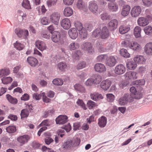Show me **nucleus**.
<instances>
[{"label": "nucleus", "instance_id": "35", "mask_svg": "<svg viewBox=\"0 0 152 152\" xmlns=\"http://www.w3.org/2000/svg\"><path fill=\"white\" fill-rule=\"evenodd\" d=\"M10 73V71L8 68L0 70V77L5 75H8Z\"/></svg>", "mask_w": 152, "mask_h": 152}, {"label": "nucleus", "instance_id": "47", "mask_svg": "<svg viewBox=\"0 0 152 152\" xmlns=\"http://www.w3.org/2000/svg\"><path fill=\"white\" fill-rule=\"evenodd\" d=\"M22 5L23 7L26 9H29L31 8L29 2L28 0H23Z\"/></svg>", "mask_w": 152, "mask_h": 152}, {"label": "nucleus", "instance_id": "30", "mask_svg": "<svg viewBox=\"0 0 152 152\" xmlns=\"http://www.w3.org/2000/svg\"><path fill=\"white\" fill-rule=\"evenodd\" d=\"M127 68L130 70H134L137 66V64L134 61H130L127 62L126 64Z\"/></svg>", "mask_w": 152, "mask_h": 152}, {"label": "nucleus", "instance_id": "6", "mask_svg": "<svg viewBox=\"0 0 152 152\" xmlns=\"http://www.w3.org/2000/svg\"><path fill=\"white\" fill-rule=\"evenodd\" d=\"M137 73L133 71L126 72L124 76L125 78L127 80L132 81L137 79Z\"/></svg>", "mask_w": 152, "mask_h": 152}, {"label": "nucleus", "instance_id": "46", "mask_svg": "<svg viewBox=\"0 0 152 152\" xmlns=\"http://www.w3.org/2000/svg\"><path fill=\"white\" fill-rule=\"evenodd\" d=\"M40 97H42L43 101L45 102H49L51 101V99H50L48 98L46 96H45V93L44 92H43L40 94H39V99Z\"/></svg>", "mask_w": 152, "mask_h": 152}, {"label": "nucleus", "instance_id": "50", "mask_svg": "<svg viewBox=\"0 0 152 152\" xmlns=\"http://www.w3.org/2000/svg\"><path fill=\"white\" fill-rule=\"evenodd\" d=\"M15 47L19 50H22L24 47V45L17 41L14 44Z\"/></svg>", "mask_w": 152, "mask_h": 152}, {"label": "nucleus", "instance_id": "18", "mask_svg": "<svg viewBox=\"0 0 152 152\" xmlns=\"http://www.w3.org/2000/svg\"><path fill=\"white\" fill-rule=\"evenodd\" d=\"M61 26L64 28H69L71 26L70 20L67 18H64L61 22Z\"/></svg>", "mask_w": 152, "mask_h": 152}, {"label": "nucleus", "instance_id": "1", "mask_svg": "<svg viewBox=\"0 0 152 152\" xmlns=\"http://www.w3.org/2000/svg\"><path fill=\"white\" fill-rule=\"evenodd\" d=\"M48 30L52 34V39L53 42L56 43L58 42L61 44H64L66 39L65 34L61 35L60 32L54 31L53 29Z\"/></svg>", "mask_w": 152, "mask_h": 152}, {"label": "nucleus", "instance_id": "8", "mask_svg": "<svg viewBox=\"0 0 152 152\" xmlns=\"http://www.w3.org/2000/svg\"><path fill=\"white\" fill-rule=\"evenodd\" d=\"M126 71L125 67L122 64H118L115 67V72L118 75H121L124 74Z\"/></svg>", "mask_w": 152, "mask_h": 152}, {"label": "nucleus", "instance_id": "42", "mask_svg": "<svg viewBox=\"0 0 152 152\" xmlns=\"http://www.w3.org/2000/svg\"><path fill=\"white\" fill-rule=\"evenodd\" d=\"M82 55V53L80 50L75 51L72 54V57L76 59H79L80 57Z\"/></svg>", "mask_w": 152, "mask_h": 152}, {"label": "nucleus", "instance_id": "26", "mask_svg": "<svg viewBox=\"0 0 152 152\" xmlns=\"http://www.w3.org/2000/svg\"><path fill=\"white\" fill-rule=\"evenodd\" d=\"M75 89L81 93L86 92V89L84 87L79 84H76L74 86Z\"/></svg>", "mask_w": 152, "mask_h": 152}, {"label": "nucleus", "instance_id": "21", "mask_svg": "<svg viewBox=\"0 0 152 152\" xmlns=\"http://www.w3.org/2000/svg\"><path fill=\"white\" fill-rule=\"evenodd\" d=\"M108 8L109 10L111 12H116L118 9V6L116 3L111 2L108 3Z\"/></svg>", "mask_w": 152, "mask_h": 152}, {"label": "nucleus", "instance_id": "15", "mask_svg": "<svg viewBox=\"0 0 152 152\" xmlns=\"http://www.w3.org/2000/svg\"><path fill=\"white\" fill-rule=\"evenodd\" d=\"M134 61L138 64H145L146 59L142 55H137L134 58Z\"/></svg>", "mask_w": 152, "mask_h": 152}, {"label": "nucleus", "instance_id": "37", "mask_svg": "<svg viewBox=\"0 0 152 152\" xmlns=\"http://www.w3.org/2000/svg\"><path fill=\"white\" fill-rule=\"evenodd\" d=\"M120 54L122 56L126 58L130 57V54L128 52L127 50L125 49H122L120 50Z\"/></svg>", "mask_w": 152, "mask_h": 152}, {"label": "nucleus", "instance_id": "55", "mask_svg": "<svg viewBox=\"0 0 152 152\" xmlns=\"http://www.w3.org/2000/svg\"><path fill=\"white\" fill-rule=\"evenodd\" d=\"M94 83L92 77L88 78L85 83V85L87 86H91Z\"/></svg>", "mask_w": 152, "mask_h": 152}, {"label": "nucleus", "instance_id": "60", "mask_svg": "<svg viewBox=\"0 0 152 152\" xmlns=\"http://www.w3.org/2000/svg\"><path fill=\"white\" fill-rule=\"evenodd\" d=\"M145 82L144 80H137L134 81L133 83L136 85H143L145 84Z\"/></svg>", "mask_w": 152, "mask_h": 152}, {"label": "nucleus", "instance_id": "36", "mask_svg": "<svg viewBox=\"0 0 152 152\" xmlns=\"http://www.w3.org/2000/svg\"><path fill=\"white\" fill-rule=\"evenodd\" d=\"M79 32L81 38L83 39L87 38V32L86 29H79Z\"/></svg>", "mask_w": 152, "mask_h": 152}, {"label": "nucleus", "instance_id": "9", "mask_svg": "<svg viewBox=\"0 0 152 152\" xmlns=\"http://www.w3.org/2000/svg\"><path fill=\"white\" fill-rule=\"evenodd\" d=\"M60 17V13L58 12H55L50 16V19L51 21L54 24L58 25L59 23Z\"/></svg>", "mask_w": 152, "mask_h": 152}, {"label": "nucleus", "instance_id": "27", "mask_svg": "<svg viewBox=\"0 0 152 152\" xmlns=\"http://www.w3.org/2000/svg\"><path fill=\"white\" fill-rule=\"evenodd\" d=\"M68 34L70 37L72 39H75L78 35L76 29H70L68 31Z\"/></svg>", "mask_w": 152, "mask_h": 152}, {"label": "nucleus", "instance_id": "20", "mask_svg": "<svg viewBox=\"0 0 152 152\" xmlns=\"http://www.w3.org/2000/svg\"><path fill=\"white\" fill-rule=\"evenodd\" d=\"M137 23L140 26H144L147 25L149 23L148 20L145 18L140 17L137 20Z\"/></svg>", "mask_w": 152, "mask_h": 152}, {"label": "nucleus", "instance_id": "34", "mask_svg": "<svg viewBox=\"0 0 152 152\" xmlns=\"http://www.w3.org/2000/svg\"><path fill=\"white\" fill-rule=\"evenodd\" d=\"M101 38L102 39L107 38L109 35L108 29H101Z\"/></svg>", "mask_w": 152, "mask_h": 152}, {"label": "nucleus", "instance_id": "23", "mask_svg": "<svg viewBox=\"0 0 152 152\" xmlns=\"http://www.w3.org/2000/svg\"><path fill=\"white\" fill-rule=\"evenodd\" d=\"M29 139V137L28 135H25L18 138L17 140L23 145L27 142Z\"/></svg>", "mask_w": 152, "mask_h": 152}, {"label": "nucleus", "instance_id": "19", "mask_svg": "<svg viewBox=\"0 0 152 152\" xmlns=\"http://www.w3.org/2000/svg\"><path fill=\"white\" fill-rule=\"evenodd\" d=\"M131 9L130 6L126 5H124L121 10V14L122 16L126 17L129 14Z\"/></svg>", "mask_w": 152, "mask_h": 152}, {"label": "nucleus", "instance_id": "7", "mask_svg": "<svg viewBox=\"0 0 152 152\" xmlns=\"http://www.w3.org/2000/svg\"><path fill=\"white\" fill-rule=\"evenodd\" d=\"M15 32L18 37L20 38L23 37L24 39H27V36L28 35V32L27 30H23L22 29H15Z\"/></svg>", "mask_w": 152, "mask_h": 152}, {"label": "nucleus", "instance_id": "41", "mask_svg": "<svg viewBox=\"0 0 152 152\" xmlns=\"http://www.w3.org/2000/svg\"><path fill=\"white\" fill-rule=\"evenodd\" d=\"M7 132L9 133L15 132L16 131V127L14 126H10L6 128Z\"/></svg>", "mask_w": 152, "mask_h": 152}, {"label": "nucleus", "instance_id": "38", "mask_svg": "<svg viewBox=\"0 0 152 152\" xmlns=\"http://www.w3.org/2000/svg\"><path fill=\"white\" fill-rule=\"evenodd\" d=\"M79 47V45L78 43L72 42L69 45V48L70 50H72L78 49Z\"/></svg>", "mask_w": 152, "mask_h": 152}, {"label": "nucleus", "instance_id": "45", "mask_svg": "<svg viewBox=\"0 0 152 152\" xmlns=\"http://www.w3.org/2000/svg\"><path fill=\"white\" fill-rule=\"evenodd\" d=\"M53 83L55 85L60 86L63 84V81L61 79L56 78L53 80Z\"/></svg>", "mask_w": 152, "mask_h": 152}, {"label": "nucleus", "instance_id": "57", "mask_svg": "<svg viewBox=\"0 0 152 152\" xmlns=\"http://www.w3.org/2000/svg\"><path fill=\"white\" fill-rule=\"evenodd\" d=\"M74 24L76 28H84L83 27L81 23L78 21H76L74 23Z\"/></svg>", "mask_w": 152, "mask_h": 152}, {"label": "nucleus", "instance_id": "3", "mask_svg": "<svg viewBox=\"0 0 152 152\" xmlns=\"http://www.w3.org/2000/svg\"><path fill=\"white\" fill-rule=\"evenodd\" d=\"M134 101V97L132 95L129 94H126L123 96L121 97L118 99V104L121 105H125L128 102H132Z\"/></svg>", "mask_w": 152, "mask_h": 152}, {"label": "nucleus", "instance_id": "31", "mask_svg": "<svg viewBox=\"0 0 152 152\" xmlns=\"http://www.w3.org/2000/svg\"><path fill=\"white\" fill-rule=\"evenodd\" d=\"M118 21L116 19H113L109 22L107 25L109 28H116L118 25Z\"/></svg>", "mask_w": 152, "mask_h": 152}, {"label": "nucleus", "instance_id": "2", "mask_svg": "<svg viewBox=\"0 0 152 152\" xmlns=\"http://www.w3.org/2000/svg\"><path fill=\"white\" fill-rule=\"evenodd\" d=\"M121 44L124 47L128 48L134 51H137L141 48V45L135 41L131 42L126 40L123 41Z\"/></svg>", "mask_w": 152, "mask_h": 152}, {"label": "nucleus", "instance_id": "62", "mask_svg": "<svg viewBox=\"0 0 152 152\" xmlns=\"http://www.w3.org/2000/svg\"><path fill=\"white\" fill-rule=\"evenodd\" d=\"M107 57L106 55H100L97 57V60L98 61H102Z\"/></svg>", "mask_w": 152, "mask_h": 152}, {"label": "nucleus", "instance_id": "24", "mask_svg": "<svg viewBox=\"0 0 152 152\" xmlns=\"http://www.w3.org/2000/svg\"><path fill=\"white\" fill-rule=\"evenodd\" d=\"M107 122L106 118L104 116H102L99 118L98 124L100 127H104L106 126Z\"/></svg>", "mask_w": 152, "mask_h": 152}, {"label": "nucleus", "instance_id": "5", "mask_svg": "<svg viewBox=\"0 0 152 152\" xmlns=\"http://www.w3.org/2000/svg\"><path fill=\"white\" fill-rule=\"evenodd\" d=\"M88 8L90 11L94 14L96 13L98 10V5L95 1H91L88 2Z\"/></svg>", "mask_w": 152, "mask_h": 152}, {"label": "nucleus", "instance_id": "40", "mask_svg": "<svg viewBox=\"0 0 152 152\" xmlns=\"http://www.w3.org/2000/svg\"><path fill=\"white\" fill-rule=\"evenodd\" d=\"M6 97L8 101L12 104H16L18 102V100L16 98H13L10 95L7 94Z\"/></svg>", "mask_w": 152, "mask_h": 152}, {"label": "nucleus", "instance_id": "25", "mask_svg": "<svg viewBox=\"0 0 152 152\" xmlns=\"http://www.w3.org/2000/svg\"><path fill=\"white\" fill-rule=\"evenodd\" d=\"M130 91L132 94H134V96L133 97H134V98L136 99H139L141 98L142 95H141L137 94V91L135 87H131L130 88Z\"/></svg>", "mask_w": 152, "mask_h": 152}, {"label": "nucleus", "instance_id": "4", "mask_svg": "<svg viewBox=\"0 0 152 152\" xmlns=\"http://www.w3.org/2000/svg\"><path fill=\"white\" fill-rule=\"evenodd\" d=\"M81 48L83 50L89 53H92L94 52L92 45L89 42H83L81 46Z\"/></svg>", "mask_w": 152, "mask_h": 152}, {"label": "nucleus", "instance_id": "32", "mask_svg": "<svg viewBox=\"0 0 152 152\" xmlns=\"http://www.w3.org/2000/svg\"><path fill=\"white\" fill-rule=\"evenodd\" d=\"M94 81V84H99L102 80V76L99 75H96L92 77Z\"/></svg>", "mask_w": 152, "mask_h": 152}, {"label": "nucleus", "instance_id": "17", "mask_svg": "<svg viewBox=\"0 0 152 152\" xmlns=\"http://www.w3.org/2000/svg\"><path fill=\"white\" fill-rule=\"evenodd\" d=\"M144 51L146 54L152 56V42H149L146 44L145 46Z\"/></svg>", "mask_w": 152, "mask_h": 152}, {"label": "nucleus", "instance_id": "52", "mask_svg": "<svg viewBox=\"0 0 152 152\" xmlns=\"http://www.w3.org/2000/svg\"><path fill=\"white\" fill-rule=\"evenodd\" d=\"M86 62L82 61L78 63L77 66L76 68L78 69H81L86 67Z\"/></svg>", "mask_w": 152, "mask_h": 152}, {"label": "nucleus", "instance_id": "22", "mask_svg": "<svg viewBox=\"0 0 152 152\" xmlns=\"http://www.w3.org/2000/svg\"><path fill=\"white\" fill-rule=\"evenodd\" d=\"M91 99L95 101H98L103 98V97L101 94L95 92L90 95Z\"/></svg>", "mask_w": 152, "mask_h": 152}, {"label": "nucleus", "instance_id": "61", "mask_svg": "<svg viewBox=\"0 0 152 152\" xmlns=\"http://www.w3.org/2000/svg\"><path fill=\"white\" fill-rule=\"evenodd\" d=\"M134 34L136 38H138L140 36V29H134Z\"/></svg>", "mask_w": 152, "mask_h": 152}, {"label": "nucleus", "instance_id": "44", "mask_svg": "<svg viewBox=\"0 0 152 152\" xmlns=\"http://www.w3.org/2000/svg\"><path fill=\"white\" fill-rule=\"evenodd\" d=\"M101 29H95L92 33V36L95 38L101 37Z\"/></svg>", "mask_w": 152, "mask_h": 152}, {"label": "nucleus", "instance_id": "58", "mask_svg": "<svg viewBox=\"0 0 152 152\" xmlns=\"http://www.w3.org/2000/svg\"><path fill=\"white\" fill-rule=\"evenodd\" d=\"M142 2L146 6L149 7L152 5V0H142Z\"/></svg>", "mask_w": 152, "mask_h": 152}, {"label": "nucleus", "instance_id": "51", "mask_svg": "<svg viewBox=\"0 0 152 152\" xmlns=\"http://www.w3.org/2000/svg\"><path fill=\"white\" fill-rule=\"evenodd\" d=\"M101 18L103 20H110V17L108 13H103L100 15Z\"/></svg>", "mask_w": 152, "mask_h": 152}, {"label": "nucleus", "instance_id": "14", "mask_svg": "<svg viewBox=\"0 0 152 152\" xmlns=\"http://www.w3.org/2000/svg\"><path fill=\"white\" fill-rule=\"evenodd\" d=\"M112 83L110 79L103 80L101 83V87L104 90H107L110 87Z\"/></svg>", "mask_w": 152, "mask_h": 152}, {"label": "nucleus", "instance_id": "39", "mask_svg": "<svg viewBox=\"0 0 152 152\" xmlns=\"http://www.w3.org/2000/svg\"><path fill=\"white\" fill-rule=\"evenodd\" d=\"M87 105L89 109H91L98 106L96 103L92 100H88L87 102Z\"/></svg>", "mask_w": 152, "mask_h": 152}, {"label": "nucleus", "instance_id": "33", "mask_svg": "<svg viewBox=\"0 0 152 152\" xmlns=\"http://www.w3.org/2000/svg\"><path fill=\"white\" fill-rule=\"evenodd\" d=\"M67 65L64 62H62L58 63L57 64V68L60 70L64 71L67 68Z\"/></svg>", "mask_w": 152, "mask_h": 152}, {"label": "nucleus", "instance_id": "49", "mask_svg": "<svg viewBox=\"0 0 152 152\" xmlns=\"http://www.w3.org/2000/svg\"><path fill=\"white\" fill-rule=\"evenodd\" d=\"M29 115V111L27 109L23 110L21 112L20 115L21 118H24L27 117Z\"/></svg>", "mask_w": 152, "mask_h": 152}, {"label": "nucleus", "instance_id": "63", "mask_svg": "<svg viewBox=\"0 0 152 152\" xmlns=\"http://www.w3.org/2000/svg\"><path fill=\"white\" fill-rule=\"evenodd\" d=\"M71 145L69 142H66L63 144L62 147L64 150H65L70 148Z\"/></svg>", "mask_w": 152, "mask_h": 152}, {"label": "nucleus", "instance_id": "12", "mask_svg": "<svg viewBox=\"0 0 152 152\" xmlns=\"http://www.w3.org/2000/svg\"><path fill=\"white\" fill-rule=\"evenodd\" d=\"M67 119L68 117L66 115H61L56 118V121L57 124H63L67 122Z\"/></svg>", "mask_w": 152, "mask_h": 152}, {"label": "nucleus", "instance_id": "54", "mask_svg": "<svg viewBox=\"0 0 152 152\" xmlns=\"http://www.w3.org/2000/svg\"><path fill=\"white\" fill-rule=\"evenodd\" d=\"M48 29H47L46 31L42 32V37L48 39L50 37V32Z\"/></svg>", "mask_w": 152, "mask_h": 152}, {"label": "nucleus", "instance_id": "10", "mask_svg": "<svg viewBox=\"0 0 152 152\" xmlns=\"http://www.w3.org/2000/svg\"><path fill=\"white\" fill-rule=\"evenodd\" d=\"M117 62L116 59L113 56H110L107 59L106 62V65L110 67H113L115 66Z\"/></svg>", "mask_w": 152, "mask_h": 152}, {"label": "nucleus", "instance_id": "29", "mask_svg": "<svg viewBox=\"0 0 152 152\" xmlns=\"http://www.w3.org/2000/svg\"><path fill=\"white\" fill-rule=\"evenodd\" d=\"M72 9L69 7H66L64 11V15L66 17H69L73 14Z\"/></svg>", "mask_w": 152, "mask_h": 152}, {"label": "nucleus", "instance_id": "48", "mask_svg": "<svg viewBox=\"0 0 152 152\" xmlns=\"http://www.w3.org/2000/svg\"><path fill=\"white\" fill-rule=\"evenodd\" d=\"M46 44L43 41H39V49L41 51H43L46 48Z\"/></svg>", "mask_w": 152, "mask_h": 152}, {"label": "nucleus", "instance_id": "28", "mask_svg": "<svg viewBox=\"0 0 152 152\" xmlns=\"http://www.w3.org/2000/svg\"><path fill=\"white\" fill-rule=\"evenodd\" d=\"M27 61L32 66H35L38 62L36 58L31 56L27 58Z\"/></svg>", "mask_w": 152, "mask_h": 152}, {"label": "nucleus", "instance_id": "59", "mask_svg": "<svg viewBox=\"0 0 152 152\" xmlns=\"http://www.w3.org/2000/svg\"><path fill=\"white\" fill-rule=\"evenodd\" d=\"M57 0H49L47 1V4L49 7L55 6L56 5Z\"/></svg>", "mask_w": 152, "mask_h": 152}, {"label": "nucleus", "instance_id": "64", "mask_svg": "<svg viewBox=\"0 0 152 152\" xmlns=\"http://www.w3.org/2000/svg\"><path fill=\"white\" fill-rule=\"evenodd\" d=\"M128 83V82L125 80H124L121 82L119 85V86L120 88H123L126 87Z\"/></svg>", "mask_w": 152, "mask_h": 152}, {"label": "nucleus", "instance_id": "53", "mask_svg": "<svg viewBox=\"0 0 152 152\" xmlns=\"http://www.w3.org/2000/svg\"><path fill=\"white\" fill-rule=\"evenodd\" d=\"M76 103L78 105L80 106L84 110H86L87 108L86 105L82 100L80 99H78Z\"/></svg>", "mask_w": 152, "mask_h": 152}, {"label": "nucleus", "instance_id": "16", "mask_svg": "<svg viewBox=\"0 0 152 152\" xmlns=\"http://www.w3.org/2000/svg\"><path fill=\"white\" fill-rule=\"evenodd\" d=\"M77 6L79 9L86 12L87 10V7L82 0H78L77 3Z\"/></svg>", "mask_w": 152, "mask_h": 152}, {"label": "nucleus", "instance_id": "56", "mask_svg": "<svg viewBox=\"0 0 152 152\" xmlns=\"http://www.w3.org/2000/svg\"><path fill=\"white\" fill-rule=\"evenodd\" d=\"M106 96L107 100L109 102H113L114 100L115 96L112 94H107Z\"/></svg>", "mask_w": 152, "mask_h": 152}, {"label": "nucleus", "instance_id": "13", "mask_svg": "<svg viewBox=\"0 0 152 152\" xmlns=\"http://www.w3.org/2000/svg\"><path fill=\"white\" fill-rule=\"evenodd\" d=\"M141 12V10L140 6H135L132 9L131 13L133 17H137L139 15Z\"/></svg>", "mask_w": 152, "mask_h": 152}, {"label": "nucleus", "instance_id": "43", "mask_svg": "<svg viewBox=\"0 0 152 152\" xmlns=\"http://www.w3.org/2000/svg\"><path fill=\"white\" fill-rule=\"evenodd\" d=\"M12 80V78L10 77H3L1 79L2 83L5 84H7L10 83Z\"/></svg>", "mask_w": 152, "mask_h": 152}, {"label": "nucleus", "instance_id": "11", "mask_svg": "<svg viewBox=\"0 0 152 152\" xmlns=\"http://www.w3.org/2000/svg\"><path fill=\"white\" fill-rule=\"evenodd\" d=\"M94 68L96 72L99 73H102L106 70L105 66L100 63L96 64L94 65Z\"/></svg>", "mask_w": 152, "mask_h": 152}]
</instances>
